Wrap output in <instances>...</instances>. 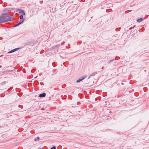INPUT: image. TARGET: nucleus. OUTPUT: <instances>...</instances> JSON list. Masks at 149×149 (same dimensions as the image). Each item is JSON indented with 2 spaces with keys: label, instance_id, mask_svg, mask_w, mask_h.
<instances>
[{
  "label": "nucleus",
  "instance_id": "10",
  "mask_svg": "<svg viewBox=\"0 0 149 149\" xmlns=\"http://www.w3.org/2000/svg\"><path fill=\"white\" fill-rule=\"evenodd\" d=\"M19 49V48H16L15 49H14V50L15 52V51H16L18 50Z\"/></svg>",
  "mask_w": 149,
  "mask_h": 149
},
{
  "label": "nucleus",
  "instance_id": "5",
  "mask_svg": "<svg viewBox=\"0 0 149 149\" xmlns=\"http://www.w3.org/2000/svg\"><path fill=\"white\" fill-rule=\"evenodd\" d=\"M46 93H43L42 94H40L39 95V97H44L46 95Z\"/></svg>",
  "mask_w": 149,
  "mask_h": 149
},
{
  "label": "nucleus",
  "instance_id": "11",
  "mask_svg": "<svg viewBox=\"0 0 149 149\" xmlns=\"http://www.w3.org/2000/svg\"><path fill=\"white\" fill-rule=\"evenodd\" d=\"M51 149H56V147L55 146H54L53 147H52Z\"/></svg>",
  "mask_w": 149,
  "mask_h": 149
},
{
  "label": "nucleus",
  "instance_id": "3",
  "mask_svg": "<svg viewBox=\"0 0 149 149\" xmlns=\"http://www.w3.org/2000/svg\"><path fill=\"white\" fill-rule=\"evenodd\" d=\"M24 20V19H23V20H22V21L21 22H19L17 24H16L15 25V27H16V26H19V25L20 24H21L22 23Z\"/></svg>",
  "mask_w": 149,
  "mask_h": 149
},
{
  "label": "nucleus",
  "instance_id": "4",
  "mask_svg": "<svg viewBox=\"0 0 149 149\" xmlns=\"http://www.w3.org/2000/svg\"><path fill=\"white\" fill-rule=\"evenodd\" d=\"M143 19L142 18H141L139 19H138L137 20V22L139 23V22H142L143 21Z\"/></svg>",
  "mask_w": 149,
  "mask_h": 149
},
{
  "label": "nucleus",
  "instance_id": "1",
  "mask_svg": "<svg viewBox=\"0 0 149 149\" xmlns=\"http://www.w3.org/2000/svg\"><path fill=\"white\" fill-rule=\"evenodd\" d=\"M10 21V18L9 15L7 13L3 14L0 17V23H4Z\"/></svg>",
  "mask_w": 149,
  "mask_h": 149
},
{
  "label": "nucleus",
  "instance_id": "7",
  "mask_svg": "<svg viewBox=\"0 0 149 149\" xmlns=\"http://www.w3.org/2000/svg\"><path fill=\"white\" fill-rule=\"evenodd\" d=\"M23 15H20V19H22V20H23V19H24L23 18Z\"/></svg>",
  "mask_w": 149,
  "mask_h": 149
},
{
  "label": "nucleus",
  "instance_id": "9",
  "mask_svg": "<svg viewBox=\"0 0 149 149\" xmlns=\"http://www.w3.org/2000/svg\"><path fill=\"white\" fill-rule=\"evenodd\" d=\"M86 77V75H84L82 77V78H81L82 80L84 79Z\"/></svg>",
  "mask_w": 149,
  "mask_h": 149
},
{
  "label": "nucleus",
  "instance_id": "6",
  "mask_svg": "<svg viewBox=\"0 0 149 149\" xmlns=\"http://www.w3.org/2000/svg\"><path fill=\"white\" fill-rule=\"evenodd\" d=\"M82 80V79H81V78H79L77 81V83H79V82H80Z\"/></svg>",
  "mask_w": 149,
  "mask_h": 149
},
{
  "label": "nucleus",
  "instance_id": "2",
  "mask_svg": "<svg viewBox=\"0 0 149 149\" xmlns=\"http://www.w3.org/2000/svg\"><path fill=\"white\" fill-rule=\"evenodd\" d=\"M16 12H18L19 13L22 14V15H24L25 13L24 11L23 10L18 9L16 10Z\"/></svg>",
  "mask_w": 149,
  "mask_h": 149
},
{
  "label": "nucleus",
  "instance_id": "12",
  "mask_svg": "<svg viewBox=\"0 0 149 149\" xmlns=\"http://www.w3.org/2000/svg\"><path fill=\"white\" fill-rule=\"evenodd\" d=\"M38 139H39V137H38Z\"/></svg>",
  "mask_w": 149,
  "mask_h": 149
},
{
  "label": "nucleus",
  "instance_id": "8",
  "mask_svg": "<svg viewBox=\"0 0 149 149\" xmlns=\"http://www.w3.org/2000/svg\"><path fill=\"white\" fill-rule=\"evenodd\" d=\"M15 52V51H14V49H13V50L10 51L9 52H8V53H12V52Z\"/></svg>",
  "mask_w": 149,
  "mask_h": 149
}]
</instances>
